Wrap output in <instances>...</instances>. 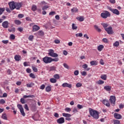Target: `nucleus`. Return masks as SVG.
I'll return each mask as SVG.
<instances>
[{
  "label": "nucleus",
  "mask_w": 124,
  "mask_h": 124,
  "mask_svg": "<svg viewBox=\"0 0 124 124\" xmlns=\"http://www.w3.org/2000/svg\"><path fill=\"white\" fill-rule=\"evenodd\" d=\"M101 79H102V80H107V75H101L100 76Z\"/></svg>",
  "instance_id": "4be33fe9"
},
{
  "label": "nucleus",
  "mask_w": 124,
  "mask_h": 124,
  "mask_svg": "<svg viewBox=\"0 0 124 124\" xmlns=\"http://www.w3.org/2000/svg\"><path fill=\"white\" fill-rule=\"evenodd\" d=\"M1 118L3 120H7V115L6 113H3L1 115Z\"/></svg>",
  "instance_id": "cd10ccee"
},
{
  "label": "nucleus",
  "mask_w": 124,
  "mask_h": 124,
  "mask_svg": "<svg viewBox=\"0 0 124 124\" xmlns=\"http://www.w3.org/2000/svg\"><path fill=\"white\" fill-rule=\"evenodd\" d=\"M1 97H7V93H4L3 94V95L1 96Z\"/></svg>",
  "instance_id": "338daca9"
},
{
  "label": "nucleus",
  "mask_w": 124,
  "mask_h": 124,
  "mask_svg": "<svg viewBox=\"0 0 124 124\" xmlns=\"http://www.w3.org/2000/svg\"><path fill=\"white\" fill-rule=\"evenodd\" d=\"M50 81L51 83H57V79H56V78H51L50 79Z\"/></svg>",
  "instance_id": "473e14b6"
},
{
  "label": "nucleus",
  "mask_w": 124,
  "mask_h": 124,
  "mask_svg": "<svg viewBox=\"0 0 124 124\" xmlns=\"http://www.w3.org/2000/svg\"><path fill=\"white\" fill-rule=\"evenodd\" d=\"M113 45L115 47H118L119 46V45H120V43L118 41H116V42H115L114 43Z\"/></svg>",
  "instance_id": "4c0bfd02"
},
{
  "label": "nucleus",
  "mask_w": 124,
  "mask_h": 124,
  "mask_svg": "<svg viewBox=\"0 0 124 124\" xmlns=\"http://www.w3.org/2000/svg\"><path fill=\"white\" fill-rule=\"evenodd\" d=\"M48 55L52 58H58L59 57V55L55 53V51L51 49L48 50Z\"/></svg>",
  "instance_id": "7ed1b4c3"
},
{
  "label": "nucleus",
  "mask_w": 124,
  "mask_h": 124,
  "mask_svg": "<svg viewBox=\"0 0 124 124\" xmlns=\"http://www.w3.org/2000/svg\"><path fill=\"white\" fill-rule=\"evenodd\" d=\"M43 62L46 64L51 63L52 62H59V58H52L51 57L46 56L43 58Z\"/></svg>",
  "instance_id": "f257e3e1"
},
{
  "label": "nucleus",
  "mask_w": 124,
  "mask_h": 124,
  "mask_svg": "<svg viewBox=\"0 0 124 124\" xmlns=\"http://www.w3.org/2000/svg\"><path fill=\"white\" fill-rule=\"evenodd\" d=\"M14 59L15 61H16V62H19L21 60V56L19 55H16L15 56Z\"/></svg>",
  "instance_id": "aec40b11"
},
{
  "label": "nucleus",
  "mask_w": 124,
  "mask_h": 124,
  "mask_svg": "<svg viewBox=\"0 0 124 124\" xmlns=\"http://www.w3.org/2000/svg\"><path fill=\"white\" fill-rule=\"evenodd\" d=\"M7 73L8 74V75H10V74H12V72L11 71V70L8 69L7 71Z\"/></svg>",
  "instance_id": "5fc2aeb1"
},
{
  "label": "nucleus",
  "mask_w": 124,
  "mask_h": 124,
  "mask_svg": "<svg viewBox=\"0 0 124 124\" xmlns=\"http://www.w3.org/2000/svg\"><path fill=\"white\" fill-rule=\"evenodd\" d=\"M32 70H33V71H34V72H37L38 70H37V69L36 68V67H35L32 66Z\"/></svg>",
  "instance_id": "09e8293b"
},
{
  "label": "nucleus",
  "mask_w": 124,
  "mask_h": 124,
  "mask_svg": "<svg viewBox=\"0 0 124 124\" xmlns=\"http://www.w3.org/2000/svg\"><path fill=\"white\" fill-rule=\"evenodd\" d=\"M109 101L112 106H114L116 103V97L114 95L110 96Z\"/></svg>",
  "instance_id": "0eeeda50"
},
{
  "label": "nucleus",
  "mask_w": 124,
  "mask_h": 124,
  "mask_svg": "<svg viewBox=\"0 0 124 124\" xmlns=\"http://www.w3.org/2000/svg\"><path fill=\"white\" fill-rule=\"evenodd\" d=\"M30 76L31 78H32L33 79H35V76L33 73H31L30 74Z\"/></svg>",
  "instance_id": "a18cd8bd"
},
{
  "label": "nucleus",
  "mask_w": 124,
  "mask_h": 124,
  "mask_svg": "<svg viewBox=\"0 0 124 124\" xmlns=\"http://www.w3.org/2000/svg\"><path fill=\"white\" fill-rule=\"evenodd\" d=\"M5 103V100L3 99H0V104H4Z\"/></svg>",
  "instance_id": "13d9d810"
},
{
  "label": "nucleus",
  "mask_w": 124,
  "mask_h": 124,
  "mask_svg": "<svg viewBox=\"0 0 124 124\" xmlns=\"http://www.w3.org/2000/svg\"><path fill=\"white\" fill-rule=\"evenodd\" d=\"M63 66L64 67H65V68H66L67 69H69V66H68V65H67V64L64 63Z\"/></svg>",
  "instance_id": "de8ad7c7"
},
{
  "label": "nucleus",
  "mask_w": 124,
  "mask_h": 124,
  "mask_svg": "<svg viewBox=\"0 0 124 124\" xmlns=\"http://www.w3.org/2000/svg\"><path fill=\"white\" fill-rule=\"evenodd\" d=\"M2 43H4V44H7L8 42H9V41L8 40H3L2 41Z\"/></svg>",
  "instance_id": "680f3d73"
},
{
  "label": "nucleus",
  "mask_w": 124,
  "mask_h": 124,
  "mask_svg": "<svg viewBox=\"0 0 124 124\" xmlns=\"http://www.w3.org/2000/svg\"><path fill=\"white\" fill-rule=\"evenodd\" d=\"M82 67L83 68H84V69H86V68H88V64H85L84 65H82Z\"/></svg>",
  "instance_id": "0e129e2a"
},
{
  "label": "nucleus",
  "mask_w": 124,
  "mask_h": 124,
  "mask_svg": "<svg viewBox=\"0 0 124 124\" xmlns=\"http://www.w3.org/2000/svg\"><path fill=\"white\" fill-rule=\"evenodd\" d=\"M97 84H98V85H103V84H104V81L99 80L97 82Z\"/></svg>",
  "instance_id": "c9c22d12"
},
{
  "label": "nucleus",
  "mask_w": 124,
  "mask_h": 124,
  "mask_svg": "<svg viewBox=\"0 0 124 124\" xmlns=\"http://www.w3.org/2000/svg\"><path fill=\"white\" fill-rule=\"evenodd\" d=\"M90 64L91 65H97V61H92L90 62Z\"/></svg>",
  "instance_id": "c85d7f7f"
},
{
  "label": "nucleus",
  "mask_w": 124,
  "mask_h": 124,
  "mask_svg": "<svg viewBox=\"0 0 124 124\" xmlns=\"http://www.w3.org/2000/svg\"><path fill=\"white\" fill-rule=\"evenodd\" d=\"M51 85L47 86L46 87V92H47V93H49V92H51Z\"/></svg>",
  "instance_id": "393cba45"
},
{
  "label": "nucleus",
  "mask_w": 124,
  "mask_h": 124,
  "mask_svg": "<svg viewBox=\"0 0 124 124\" xmlns=\"http://www.w3.org/2000/svg\"><path fill=\"white\" fill-rule=\"evenodd\" d=\"M100 64H101L102 65H104V61H103V60L101 59V60H100Z\"/></svg>",
  "instance_id": "e2e57ef3"
},
{
  "label": "nucleus",
  "mask_w": 124,
  "mask_h": 124,
  "mask_svg": "<svg viewBox=\"0 0 124 124\" xmlns=\"http://www.w3.org/2000/svg\"><path fill=\"white\" fill-rule=\"evenodd\" d=\"M104 90L107 91V92H110L112 87L111 86H106L104 87Z\"/></svg>",
  "instance_id": "6ab92c4d"
},
{
  "label": "nucleus",
  "mask_w": 124,
  "mask_h": 124,
  "mask_svg": "<svg viewBox=\"0 0 124 124\" xmlns=\"http://www.w3.org/2000/svg\"><path fill=\"white\" fill-rule=\"evenodd\" d=\"M40 30V27L38 26V25H34L32 27V31L35 32L37 31H39Z\"/></svg>",
  "instance_id": "f8f14e48"
},
{
  "label": "nucleus",
  "mask_w": 124,
  "mask_h": 124,
  "mask_svg": "<svg viewBox=\"0 0 124 124\" xmlns=\"http://www.w3.org/2000/svg\"><path fill=\"white\" fill-rule=\"evenodd\" d=\"M102 40L105 43H107L108 42V40L107 38H103Z\"/></svg>",
  "instance_id": "69168bd1"
},
{
  "label": "nucleus",
  "mask_w": 124,
  "mask_h": 124,
  "mask_svg": "<svg viewBox=\"0 0 124 124\" xmlns=\"http://www.w3.org/2000/svg\"><path fill=\"white\" fill-rule=\"evenodd\" d=\"M102 103H103L104 105H106V106H107V107H110V103L109 102V101L106 99H104L102 101Z\"/></svg>",
  "instance_id": "2eb2a0df"
},
{
  "label": "nucleus",
  "mask_w": 124,
  "mask_h": 124,
  "mask_svg": "<svg viewBox=\"0 0 124 124\" xmlns=\"http://www.w3.org/2000/svg\"><path fill=\"white\" fill-rule=\"evenodd\" d=\"M20 7H22V3L16 2V10H19Z\"/></svg>",
  "instance_id": "a211bd4d"
},
{
  "label": "nucleus",
  "mask_w": 124,
  "mask_h": 124,
  "mask_svg": "<svg viewBox=\"0 0 124 124\" xmlns=\"http://www.w3.org/2000/svg\"><path fill=\"white\" fill-rule=\"evenodd\" d=\"M108 9L112 12L113 14H115V15H117V16H119L120 15V11L118 10L117 9H113L111 8V7H108Z\"/></svg>",
  "instance_id": "39448f33"
},
{
  "label": "nucleus",
  "mask_w": 124,
  "mask_h": 124,
  "mask_svg": "<svg viewBox=\"0 0 124 124\" xmlns=\"http://www.w3.org/2000/svg\"><path fill=\"white\" fill-rule=\"evenodd\" d=\"M54 43H55V44H60L61 41L59 39H56L54 40Z\"/></svg>",
  "instance_id": "a19ab883"
},
{
  "label": "nucleus",
  "mask_w": 124,
  "mask_h": 124,
  "mask_svg": "<svg viewBox=\"0 0 124 124\" xmlns=\"http://www.w3.org/2000/svg\"><path fill=\"white\" fill-rule=\"evenodd\" d=\"M28 39L30 41H32V39H33V36L30 35Z\"/></svg>",
  "instance_id": "4d7b16f0"
},
{
  "label": "nucleus",
  "mask_w": 124,
  "mask_h": 124,
  "mask_svg": "<svg viewBox=\"0 0 124 124\" xmlns=\"http://www.w3.org/2000/svg\"><path fill=\"white\" fill-rule=\"evenodd\" d=\"M49 6L48 5H46L43 7L42 10H46L47 8H49Z\"/></svg>",
  "instance_id": "c03bdc74"
},
{
  "label": "nucleus",
  "mask_w": 124,
  "mask_h": 124,
  "mask_svg": "<svg viewBox=\"0 0 124 124\" xmlns=\"http://www.w3.org/2000/svg\"><path fill=\"white\" fill-rule=\"evenodd\" d=\"M105 31L108 34H112V33H114L112 27H108L107 28H105Z\"/></svg>",
  "instance_id": "9b49d317"
},
{
  "label": "nucleus",
  "mask_w": 124,
  "mask_h": 124,
  "mask_svg": "<svg viewBox=\"0 0 124 124\" xmlns=\"http://www.w3.org/2000/svg\"><path fill=\"white\" fill-rule=\"evenodd\" d=\"M62 86L63 87V88L67 87V88H69L70 89H71L72 88V85L70 84H68L67 82H65L63 83L62 85Z\"/></svg>",
  "instance_id": "ddd939ff"
},
{
  "label": "nucleus",
  "mask_w": 124,
  "mask_h": 124,
  "mask_svg": "<svg viewBox=\"0 0 124 124\" xmlns=\"http://www.w3.org/2000/svg\"><path fill=\"white\" fill-rule=\"evenodd\" d=\"M113 122H114V124H121L120 121L118 120H114Z\"/></svg>",
  "instance_id": "79ce46f5"
},
{
  "label": "nucleus",
  "mask_w": 124,
  "mask_h": 124,
  "mask_svg": "<svg viewBox=\"0 0 124 124\" xmlns=\"http://www.w3.org/2000/svg\"><path fill=\"white\" fill-rule=\"evenodd\" d=\"M102 26H103V28L105 29H107V27H108L109 25L107 23H103L101 24Z\"/></svg>",
  "instance_id": "f704fd0d"
},
{
  "label": "nucleus",
  "mask_w": 124,
  "mask_h": 124,
  "mask_svg": "<svg viewBox=\"0 0 124 124\" xmlns=\"http://www.w3.org/2000/svg\"><path fill=\"white\" fill-rule=\"evenodd\" d=\"M71 12L72 13H76L77 12H79V10L77 7H74L73 8L71 9Z\"/></svg>",
  "instance_id": "412c9836"
},
{
  "label": "nucleus",
  "mask_w": 124,
  "mask_h": 124,
  "mask_svg": "<svg viewBox=\"0 0 124 124\" xmlns=\"http://www.w3.org/2000/svg\"><path fill=\"white\" fill-rule=\"evenodd\" d=\"M114 117L115 119H117V120H121V119H122V115L119 113H114Z\"/></svg>",
  "instance_id": "f3484780"
},
{
  "label": "nucleus",
  "mask_w": 124,
  "mask_h": 124,
  "mask_svg": "<svg viewBox=\"0 0 124 124\" xmlns=\"http://www.w3.org/2000/svg\"><path fill=\"white\" fill-rule=\"evenodd\" d=\"M76 87L77 88H80V87H82V83L78 82V83H77Z\"/></svg>",
  "instance_id": "58836bf2"
},
{
  "label": "nucleus",
  "mask_w": 124,
  "mask_h": 124,
  "mask_svg": "<svg viewBox=\"0 0 124 124\" xmlns=\"http://www.w3.org/2000/svg\"><path fill=\"white\" fill-rule=\"evenodd\" d=\"M24 108L27 110V111H30V109L29 108V107H28V105H24Z\"/></svg>",
  "instance_id": "864d4df0"
},
{
  "label": "nucleus",
  "mask_w": 124,
  "mask_h": 124,
  "mask_svg": "<svg viewBox=\"0 0 124 124\" xmlns=\"http://www.w3.org/2000/svg\"><path fill=\"white\" fill-rule=\"evenodd\" d=\"M17 108L20 110L21 115H22L23 117H25V116H26V113H25V111H24V108H23L22 105H17Z\"/></svg>",
  "instance_id": "6e6552de"
},
{
  "label": "nucleus",
  "mask_w": 124,
  "mask_h": 124,
  "mask_svg": "<svg viewBox=\"0 0 124 124\" xmlns=\"http://www.w3.org/2000/svg\"><path fill=\"white\" fill-rule=\"evenodd\" d=\"M54 78L59 79H60V76L59 75V74H55L54 75Z\"/></svg>",
  "instance_id": "ea45409f"
},
{
  "label": "nucleus",
  "mask_w": 124,
  "mask_h": 124,
  "mask_svg": "<svg viewBox=\"0 0 124 124\" xmlns=\"http://www.w3.org/2000/svg\"><path fill=\"white\" fill-rule=\"evenodd\" d=\"M14 22H15V23L16 24V25H21V22L19 20L16 19V20H15Z\"/></svg>",
  "instance_id": "72a5a7b5"
},
{
  "label": "nucleus",
  "mask_w": 124,
  "mask_h": 124,
  "mask_svg": "<svg viewBox=\"0 0 124 124\" xmlns=\"http://www.w3.org/2000/svg\"><path fill=\"white\" fill-rule=\"evenodd\" d=\"M16 2L13 1L12 2H9L8 4L9 5L11 10H14V9H15V8H16Z\"/></svg>",
  "instance_id": "9d476101"
},
{
  "label": "nucleus",
  "mask_w": 124,
  "mask_h": 124,
  "mask_svg": "<svg viewBox=\"0 0 124 124\" xmlns=\"http://www.w3.org/2000/svg\"><path fill=\"white\" fill-rule=\"evenodd\" d=\"M65 111L66 112H70L71 111V108H65Z\"/></svg>",
  "instance_id": "3c124183"
},
{
  "label": "nucleus",
  "mask_w": 124,
  "mask_h": 124,
  "mask_svg": "<svg viewBox=\"0 0 124 124\" xmlns=\"http://www.w3.org/2000/svg\"><path fill=\"white\" fill-rule=\"evenodd\" d=\"M37 34L40 36H43L44 35V32L42 31H39L37 32Z\"/></svg>",
  "instance_id": "a878e982"
},
{
  "label": "nucleus",
  "mask_w": 124,
  "mask_h": 124,
  "mask_svg": "<svg viewBox=\"0 0 124 124\" xmlns=\"http://www.w3.org/2000/svg\"><path fill=\"white\" fill-rule=\"evenodd\" d=\"M56 14V12L55 11H51L49 13V15H51L52 16H54Z\"/></svg>",
  "instance_id": "8fccbe9b"
},
{
  "label": "nucleus",
  "mask_w": 124,
  "mask_h": 124,
  "mask_svg": "<svg viewBox=\"0 0 124 124\" xmlns=\"http://www.w3.org/2000/svg\"><path fill=\"white\" fill-rule=\"evenodd\" d=\"M103 48H104V46H103L102 45H101L98 46L97 50L98 51H101L102 50H103Z\"/></svg>",
  "instance_id": "b1692460"
},
{
  "label": "nucleus",
  "mask_w": 124,
  "mask_h": 124,
  "mask_svg": "<svg viewBox=\"0 0 124 124\" xmlns=\"http://www.w3.org/2000/svg\"><path fill=\"white\" fill-rule=\"evenodd\" d=\"M94 28L96 30V31H98V32H101V29H99V28H98V26H97V25H94Z\"/></svg>",
  "instance_id": "bb28decb"
},
{
  "label": "nucleus",
  "mask_w": 124,
  "mask_h": 124,
  "mask_svg": "<svg viewBox=\"0 0 124 124\" xmlns=\"http://www.w3.org/2000/svg\"><path fill=\"white\" fill-rule=\"evenodd\" d=\"M77 108H78V109H82L83 108V106L80 105V104H78L77 105Z\"/></svg>",
  "instance_id": "bf43d9fd"
},
{
  "label": "nucleus",
  "mask_w": 124,
  "mask_h": 124,
  "mask_svg": "<svg viewBox=\"0 0 124 124\" xmlns=\"http://www.w3.org/2000/svg\"><path fill=\"white\" fill-rule=\"evenodd\" d=\"M33 86H34V83L33 82H31L30 83L26 84L27 88H31V87H33Z\"/></svg>",
  "instance_id": "5701e85b"
},
{
  "label": "nucleus",
  "mask_w": 124,
  "mask_h": 124,
  "mask_svg": "<svg viewBox=\"0 0 124 124\" xmlns=\"http://www.w3.org/2000/svg\"><path fill=\"white\" fill-rule=\"evenodd\" d=\"M10 39L14 40V39H15V35H14V34H11L10 36Z\"/></svg>",
  "instance_id": "37998d69"
},
{
  "label": "nucleus",
  "mask_w": 124,
  "mask_h": 124,
  "mask_svg": "<svg viewBox=\"0 0 124 124\" xmlns=\"http://www.w3.org/2000/svg\"><path fill=\"white\" fill-rule=\"evenodd\" d=\"M63 117H65V120L66 121H71V118L70 117H71V114H68V113H63L62 114Z\"/></svg>",
  "instance_id": "1a4fd4ad"
},
{
  "label": "nucleus",
  "mask_w": 124,
  "mask_h": 124,
  "mask_svg": "<svg viewBox=\"0 0 124 124\" xmlns=\"http://www.w3.org/2000/svg\"><path fill=\"white\" fill-rule=\"evenodd\" d=\"M57 123L58 124H63L64 123V118L61 117L60 118L57 119Z\"/></svg>",
  "instance_id": "dca6fc26"
},
{
  "label": "nucleus",
  "mask_w": 124,
  "mask_h": 124,
  "mask_svg": "<svg viewBox=\"0 0 124 124\" xmlns=\"http://www.w3.org/2000/svg\"><path fill=\"white\" fill-rule=\"evenodd\" d=\"M89 113L94 119H96V120H97L99 118V113H98V111L93 110V109H92L91 108H89Z\"/></svg>",
  "instance_id": "f03ea898"
},
{
  "label": "nucleus",
  "mask_w": 124,
  "mask_h": 124,
  "mask_svg": "<svg viewBox=\"0 0 124 124\" xmlns=\"http://www.w3.org/2000/svg\"><path fill=\"white\" fill-rule=\"evenodd\" d=\"M56 69V67L55 66H52L49 67V71H55Z\"/></svg>",
  "instance_id": "7c9ffc66"
},
{
  "label": "nucleus",
  "mask_w": 124,
  "mask_h": 124,
  "mask_svg": "<svg viewBox=\"0 0 124 124\" xmlns=\"http://www.w3.org/2000/svg\"><path fill=\"white\" fill-rule=\"evenodd\" d=\"M40 90H44V89H45V85L43 84L40 86Z\"/></svg>",
  "instance_id": "052dcab7"
},
{
  "label": "nucleus",
  "mask_w": 124,
  "mask_h": 124,
  "mask_svg": "<svg viewBox=\"0 0 124 124\" xmlns=\"http://www.w3.org/2000/svg\"><path fill=\"white\" fill-rule=\"evenodd\" d=\"M18 18H23L24 15L20 14L18 15Z\"/></svg>",
  "instance_id": "774afa93"
},
{
  "label": "nucleus",
  "mask_w": 124,
  "mask_h": 124,
  "mask_svg": "<svg viewBox=\"0 0 124 124\" xmlns=\"http://www.w3.org/2000/svg\"><path fill=\"white\" fill-rule=\"evenodd\" d=\"M8 31L12 32V31H15V28H13L11 29H8Z\"/></svg>",
  "instance_id": "6e6d98bb"
},
{
  "label": "nucleus",
  "mask_w": 124,
  "mask_h": 124,
  "mask_svg": "<svg viewBox=\"0 0 124 124\" xmlns=\"http://www.w3.org/2000/svg\"><path fill=\"white\" fill-rule=\"evenodd\" d=\"M32 98V97H34V95H25L23 96V98H21L20 99V102L21 103H22V104H25V103H26V102H25V98Z\"/></svg>",
  "instance_id": "423d86ee"
},
{
  "label": "nucleus",
  "mask_w": 124,
  "mask_h": 124,
  "mask_svg": "<svg viewBox=\"0 0 124 124\" xmlns=\"http://www.w3.org/2000/svg\"><path fill=\"white\" fill-rule=\"evenodd\" d=\"M101 16L102 18H103V19H107L108 17L111 16V14L108 11H104V13L101 14Z\"/></svg>",
  "instance_id": "20e7f679"
},
{
  "label": "nucleus",
  "mask_w": 124,
  "mask_h": 124,
  "mask_svg": "<svg viewBox=\"0 0 124 124\" xmlns=\"http://www.w3.org/2000/svg\"><path fill=\"white\" fill-rule=\"evenodd\" d=\"M37 9V7L35 5H33L32 6L31 10L32 11H36V10Z\"/></svg>",
  "instance_id": "2f4dec72"
},
{
  "label": "nucleus",
  "mask_w": 124,
  "mask_h": 124,
  "mask_svg": "<svg viewBox=\"0 0 124 124\" xmlns=\"http://www.w3.org/2000/svg\"><path fill=\"white\" fill-rule=\"evenodd\" d=\"M72 29L73 30H76L77 29H78L77 26H76V25L74 23L72 24Z\"/></svg>",
  "instance_id": "49530a36"
},
{
  "label": "nucleus",
  "mask_w": 124,
  "mask_h": 124,
  "mask_svg": "<svg viewBox=\"0 0 124 124\" xmlns=\"http://www.w3.org/2000/svg\"><path fill=\"white\" fill-rule=\"evenodd\" d=\"M9 25V22H8V21H4L2 24V26L3 28H4V29L8 28Z\"/></svg>",
  "instance_id": "4468645a"
},
{
  "label": "nucleus",
  "mask_w": 124,
  "mask_h": 124,
  "mask_svg": "<svg viewBox=\"0 0 124 124\" xmlns=\"http://www.w3.org/2000/svg\"><path fill=\"white\" fill-rule=\"evenodd\" d=\"M76 36L77 37H78V36L79 37H82V36H83V33H79L78 34L77 33V34H76Z\"/></svg>",
  "instance_id": "e433bc0d"
},
{
  "label": "nucleus",
  "mask_w": 124,
  "mask_h": 124,
  "mask_svg": "<svg viewBox=\"0 0 124 124\" xmlns=\"http://www.w3.org/2000/svg\"><path fill=\"white\" fill-rule=\"evenodd\" d=\"M79 75V71L78 70H76L74 72V75H75V76H77Z\"/></svg>",
  "instance_id": "603ef678"
},
{
  "label": "nucleus",
  "mask_w": 124,
  "mask_h": 124,
  "mask_svg": "<svg viewBox=\"0 0 124 124\" xmlns=\"http://www.w3.org/2000/svg\"><path fill=\"white\" fill-rule=\"evenodd\" d=\"M77 20L79 21V22H83L84 21V17L83 16H78L77 17Z\"/></svg>",
  "instance_id": "c756f323"
}]
</instances>
